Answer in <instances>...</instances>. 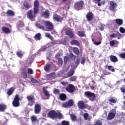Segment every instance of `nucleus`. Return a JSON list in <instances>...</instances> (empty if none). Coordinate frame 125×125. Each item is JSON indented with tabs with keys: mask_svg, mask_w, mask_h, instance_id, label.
<instances>
[{
	"mask_svg": "<svg viewBox=\"0 0 125 125\" xmlns=\"http://www.w3.org/2000/svg\"><path fill=\"white\" fill-rule=\"evenodd\" d=\"M43 24L40 22H37L36 23V26L38 29H41L42 30V31H48V32H51L53 29H54V27L53 26V24L51 22L46 21L44 22Z\"/></svg>",
	"mask_w": 125,
	"mask_h": 125,
	"instance_id": "nucleus-1",
	"label": "nucleus"
},
{
	"mask_svg": "<svg viewBox=\"0 0 125 125\" xmlns=\"http://www.w3.org/2000/svg\"><path fill=\"white\" fill-rule=\"evenodd\" d=\"M40 8V2L39 0H36L34 2V13H33V10L28 11L27 14V18L28 19H34L36 17V14L39 12V9Z\"/></svg>",
	"mask_w": 125,
	"mask_h": 125,
	"instance_id": "nucleus-2",
	"label": "nucleus"
},
{
	"mask_svg": "<svg viewBox=\"0 0 125 125\" xmlns=\"http://www.w3.org/2000/svg\"><path fill=\"white\" fill-rule=\"evenodd\" d=\"M48 116L49 118H50V119H52V120H54V119H59L60 120H61L62 118H63V115L62 113L60 112H57L55 110H52L48 113Z\"/></svg>",
	"mask_w": 125,
	"mask_h": 125,
	"instance_id": "nucleus-3",
	"label": "nucleus"
},
{
	"mask_svg": "<svg viewBox=\"0 0 125 125\" xmlns=\"http://www.w3.org/2000/svg\"><path fill=\"white\" fill-rule=\"evenodd\" d=\"M84 94L85 96L89 99L90 101H92V102H93V101L95 100V94H94V93H91V92L87 91L85 92Z\"/></svg>",
	"mask_w": 125,
	"mask_h": 125,
	"instance_id": "nucleus-4",
	"label": "nucleus"
},
{
	"mask_svg": "<svg viewBox=\"0 0 125 125\" xmlns=\"http://www.w3.org/2000/svg\"><path fill=\"white\" fill-rule=\"evenodd\" d=\"M84 4L83 1H79L75 4L74 7L76 10H81L83 9Z\"/></svg>",
	"mask_w": 125,
	"mask_h": 125,
	"instance_id": "nucleus-5",
	"label": "nucleus"
},
{
	"mask_svg": "<svg viewBox=\"0 0 125 125\" xmlns=\"http://www.w3.org/2000/svg\"><path fill=\"white\" fill-rule=\"evenodd\" d=\"M19 101H20V98H19V95H16L12 102L13 106H14V107H19L20 105Z\"/></svg>",
	"mask_w": 125,
	"mask_h": 125,
	"instance_id": "nucleus-6",
	"label": "nucleus"
},
{
	"mask_svg": "<svg viewBox=\"0 0 125 125\" xmlns=\"http://www.w3.org/2000/svg\"><path fill=\"white\" fill-rule=\"evenodd\" d=\"M28 100V105L33 106L35 104V97L33 95L28 96L27 97Z\"/></svg>",
	"mask_w": 125,
	"mask_h": 125,
	"instance_id": "nucleus-7",
	"label": "nucleus"
},
{
	"mask_svg": "<svg viewBox=\"0 0 125 125\" xmlns=\"http://www.w3.org/2000/svg\"><path fill=\"white\" fill-rule=\"evenodd\" d=\"M116 114V110L114 109H112L111 110L110 112L107 115V120H108L109 121H110V120H113V119L115 118Z\"/></svg>",
	"mask_w": 125,
	"mask_h": 125,
	"instance_id": "nucleus-8",
	"label": "nucleus"
},
{
	"mask_svg": "<svg viewBox=\"0 0 125 125\" xmlns=\"http://www.w3.org/2000/svg\"><path fill=\"white\" fill-rule=\"evenodd\" d=\"M118 6V4L114 2L113 1H111L110 2V6L109 9H110L111 11L115 12L116 11V9Z\"/></svg>",
	"mask_w": 125,
	"mask_h": 125,
	"instance_id": "nucleus-9",
	"label": "nucleus"
},
{
	"mask_svg": "<svg viewBox=\"0 0 125 125\" xmlns=\"http://www.w3.org/2000/svg\"><path fill=\"white\" fill-rule=\"evenodd\" d=\"M66 90L70 93H73L75 91V86L72 84H70L66 88Z\"/></svg>",
	"mask_w": 125,
	"mask_h": 125,
	"instance_id": "nucleus-10",
	"label": "nucleus"
},
{
	"mask_svg": "<svg viewBox=\"0 0 125 125\" xmlns=\"http://www.w3.org/2000/svg\"><path fill=\"white\" fill-rule=\"evenodd\" d=\"M53 19L55 20V21H57V22H62L63 21V17L56 14H54L53 15Z\"/></svg>",
	"mask_w": 125,
	"mask_h": 125,
	"instance_id": "nucleus-11",
	"label": "nucleus"
},
{
	"mask_svg": "<svg viewBox=\"0 0 125 125\" xmlns=\"http://www.w3.org/2000/svg\"><path fill=\"white\" fill-rule=\"evenodd\" d=\"M41 110H42V106L40 104H36L35 105L34 112L35 114H40L41 113Z\"/></svg>",
	"mask_w": 125,
	"mask_h": 125,
	"instance_id": "nucleus-12",
	"label": "nucleus"
},
{
	"mask_svg": "<svg viewBox=\"0 0 125 125\" xmlns=\"http://www.w3.org/2000/svg\"><path fill=\"white\" fill-rule=\"evenodd\" d=\"M78 107L81 110H83L85 108V105L84 104V102L83 101H80L78 102Z\"/></svg>",
	"mask_w": 125,
	"mask_h": 125,
	"instance_id": "nucleus-13",
	"label": "nucleus"
},
{
	"mask_svg": "<svg viewBox=\"0 0 125 125\" xmlns=\"http://www.w3.org/2000/svg\"><path fill=\"white\" fill-rule=\"evenodd\" d=\"M65 34L67 36H69L70 39L74 38V33H72V30L70 28H67L66 29Z\"/></svg>",
	"mask_w": 125,
	"mask_h": 125,
	"instance_id": "nucleus-14",
	"label": "nucleus"
},
{
	"mask_svg": "<svg viewBox=\"0 0 125 125\" xmlns=\"http://www.w3.org/2000/svg\"><path fill=\"white\" fill-rule=\"evenodd\" d=\"M86 17L87 21H91L93 19V14L91 12H89L87 14Z\"/></svg>",
	"mask_w": 125,
	"mask_h": 125,
	"instance_id": "nucleus-15",
	"label": "nucleus"
},
{
	"mask_svg": "<svg viewBox=\"0 0 125 125\" xmlns=\"http://www.w3.org/2000/svg\"><path fill=\"white\" fill-rule=\"evenodd\" d=\"M108 100L110 103H113L114 104L117 103L118 102V99H117V98H114L112 97L108 98Z\"/></svg>",
	"mask_w": 125,
	"mask_h": 125,
	"instance_id": "nucleus-16",
	"label": "nucleus"
},
{
	"mask_svg": "<svg viewBox=\"0 0 125 125\" xmlns=\"http://www.w3.org/2000/svg\"><path fill=\"white\" fill-rule=\"evenodd\" d=\"M110 61L111 62H118V58L116 56L111 55L110 56Z\"/></svg>",
	"mask_w": 125,
	"mask_h": 125,
	"instance_id": "nucleus-17",
	"label": "nucleus"
},
{
	"mask_svg": "<svg viewBox=\"0 0 125 125\" xmlns=\"http://www.w3.org/2000/svg\"><path fill=\"white\" fill-rule=\"evenodd\" d=\"M116 23L118 25V26H122V24H123L124 21L123 20L121 19H117L115 20Z\"/></svg>",
	"mask_w": 125,
	"mask_h": 125,
	"instance_id": "nucleus-18",
	"label": "nucleus"
},
{
	"mask_svg": "<svg viewBox=\"0 0 125 125\" xmlns=\"http://www.w3.org/2000/svg\"><path fill=\"white\" fill-rule=\"evenodd\" d=\"M2 31L4 33V34H9L10 33V30L8 27H2Z\"/></svg>",
	"mask_w": 125,
	"mask_h": 125,
	"instance_id": "nucleus-19",
	"label": "nucleus"
},
{
	"mask_svg": "<svg viewBox=\"0 0 125 125\" xmlns=\"http://www.w3.org/2000/svg\"><path fill=\"white\" fill-rule=\"evenodd\" d=\"M6 14L8 16H14L15 13H14V11L11 10H8L6 12Z\"/></svg>",
	"mask_w": 125,
	"mask_h": 125,
	"instance_id": "nucleus-20",
	"label": "nucleus"
},
{
	"mask_svg": "<svg viewBox=\"0 0 125 125\" xmlns=\"http://www.w3.org/2000/svg\"><path fill=\"white\" fill-rule=\"evenodd\" d=\"M43 91L46 97H47V99H48L49 98V96H50V95L49 94V91L46 90V89H45L44 87L43 88Z\"/></svg>",
	"mask_w": 125,
	"mask_h": 125,
	"instance_id": "nucleus-21",
	"label": "nucleus"
},
{
	"mask_svg": "<svg viewBox=\"0 0 125 125\" xmlns=\"http://www.w3.org/2000/svg\"><path fill=\"white\" fill-rule=\"evenodd\" d=\"M6 105L3 104H0V112H4L6 109Z\"/></svg>",
	"mask_w": 125,
	"mask_h": 125,
	"instance_id": "nucleus-22",
	"label": "nucleus"
},
{
	"mask_svg": "<svg viewBox=\"0 0 125 125\" xmlns=\"http://www.w3.org/2000/svg\"><path fill=\"white\" fill-rule=\"evenodd\" d=\"M69 116L72 122H77V116L73 114H69Z\"/></svg>",
	"mask_w": 125,
	"mask_h": 125,
	"instance_id": "nucleus-23",
	"label": "nucleus"
},
{
	"mask_svg": "<svg viewBox=\"0 0 125 125\" xmlns=\"http://www.w3.org/2000/svg\"><path fill=\"white\" fill-rule=\"evenodd\" d=\"M60 100H62V101H65L66 100V99L67 98V96L65 94H61L60 95Z\"/></svg>",
	"mask_w": 125,
	"mask_h": 125,
	"instance_id": "nucleus-24",
	"label": "nucleus"
},
{
	"mask_svg": "<svg viewBox=\"0 0 125 125\" xmlns=\"http://www.w3.org/2000/svg\"><path fill=\"white\" fill-rule=\"evenodd\" d=\"M42 16H43L44 18H48L49 16V11L46 10L44 11L42 14Z\"/></svg>",
	"mask_w": 125,
	"mask_h": 125,
	"instance_id": "nucleus-25",
	"label": "nucleus"
},
{
	"mask_svg": "<svg viewBox=\"0 0 125 125\" xmlns=\"http://www.w3.org/2000/svg\"><path fill=\"white\" fill-rule=\"evenodd\" d=\"M23 6L25 8H27V9H29L32 7V5L29 4V3L25 1L23 3Z\"/></svg>",
	"mask_w": 125,
	"mask_h": 125,
	"instance_id": "nucleus-26",
	"label": "nucleus"
},
{
	"mask_svg": "<svg viewBox=\"0 0 125 125\" xmlns=\"http://www.w3.org/2000/svg\"><path fill=\"white\" fill-rule=\"evenodd\" d=\"M14 91V88L11 87L8 90L7 93L8 95L10 96L11 95V94L13 93Z\"/></svg>",
	"mask_w": 125,
	"mask_h": 125,
	"instance_id": "nucleus-27",
	"label": "nucleus"
},
{
	"mask_svg": "<svg viewBox=\"0 0 125 125\" xmlns=\"http://www.w3.org/2000/svg\"><path fill=\"white\" fill-rule=\"evenodd\" d=\"M45 37L46 38H48V39H50V40H51V41L53 40V37H52L51 35H50V33H49L47 32L45 33Z\"/></svg>",
	"mask_w": 125,
	"mask_h": 125,
	"instance_id": "nucleus-28",
	"label": "nucleus"
},
{
	"mask_svg": "<svg viewBox=\"0 0 125 125\" xmlns=\"http://www.w3.org/2000/svg\"><path fill=\"white\" fill-rule=\"evenodd\" d=\"M49 68H50V64L46 63L45 66H44V70L45 72H48L49 71Z\"/></svg>",
	"mask_w": 125,
	"mask_h": 125,
	"instance_id": "nucleus-29",
	"label": "nucleus"
},
{
	"mask_svg": "<svg viewBox=\"0 0 125 125\" xmlns=\"http://www.w3.org/2000/svg\"><path fill=\"white\" fill-rule=\"evenodd\" d=\"M73 51L77 54V55H79L80 54V50L77 47H73Z\"/></svg>",
	"mask_w": 125,
	"mask_h": 125,
	"instance_id": "nucleus-30",
	"label": "nucleus"
},
{
	"mask_svg": "<svg viewBox=\"0 0 125 125\" xmlns=\"http://www.w3.org/2000/svg\"><path fill=\"white\" fill-rule=\"evenodd\" d=\"M41 37H42V34L39 33L35 35V39L36 41H40V40H41Z\"/></svg>",
	"mask_w": 125,
	"mask_h": 125,
	"instance_id": "nucleus-31",
	"label": "nucleus"
},
{
	"mask_svg": "<svg viewBox=\"0 0 125 125\" xmlns=\"http://www.w3.org/2000/svg\"><path fill=\"white\" fill-rule=\"evenodd\" d=\"M71 58H72V55H69L66 57H65L64 58V63H67V62L68 61V60H69V59H71Z\"/></svg>",
	"mask_w": 125,
	"mask_h": 125,
	"instance_id": "nucleus-32",
	"label": "nucleus"
},
{
	"mask_svg": "<svg viewBox=\"0 0 125 125\" xmlns=\"http://www.w3.org/2000/svg\"><path fill=\"white\" fill-rule=\"evenodd\" d=\"M71 44H75V45H80V42L77 40H73L71 42Z\"/></svg>",
	"mask_w": 125,
	"mask_h": 125,
	"instance_id": "nucleus-33",
	"label": "nucleus"
},
{
	"mask_svg": "<svg viewBox=\"0 0 125 125\" xmlns=\"http://www.w3.org/2000/svg\"><path fill=\"white\" fill-rule=\"evenodd\" d=\"M22 27H24V22H23L22 21H19L18 23V27L22 28Z\"/></svg>",
	"mask_w": 125,
	"mask_h": 125,
	"instance_id": "nucleus-34",
	"label": "nucleus"
},
{
	"mask_svg": "<svg viewBox=\"0 0 125 125\" xmlns=\"http://www.w3.org/2000/svg\"><path fill=\"white\" fill-rule=\"evenodd\" d=\"M67 103H68L69 107H72V106H74V101L71 100H69L67 102Z\"/></svg>",
	"mask_w": 125,
	"mask_h": 125,
	"instance_id": "nucleus-35",
	"label": "nucleus"
},
{
	"mask_svg": "<svg viewBox=\"0 0 125 125\" xmlns=\"http://www.w3.org/2000/svg\"><path fill=\"white\" fill-rule=\"evenodd\" d=\"M62 125H70V122L69 121H66L63 120L62 122Z\"/></svg>",
	"mask_w": 125,
	"mask_h": 125,
	"instance_id": "nucleus-36",
	"label": "nucleus"
},
{
	"mask_svg": "<svg viewBox=\"0 0 125 125\" xmlns=\"http://www.w3.org/2000/svg\"><path fill=\"white\" fill-rule=\"evenodd\" d=\"M93 1L95 2V3H98V6H101V3H100L101 0H93Z\"/></svg>",
	"mask_w": 125,
	"mask_h": 125,
	"instance_id": "nucleus-37",
	"label": "nucleus"
},
{
	"mask_svg": "<svg viewBox=\"0 0 125 125\" xmlns=\"http://www.w3.org/2000/svg\"><path fill=\"white\" fill-rule=\"evenodd\" d=\"M31 121L32 122H37L38 118H37V116H35V115H33L32 116H31Z\"/></svg>",
	"mask_w": 125,
	"mask_h": 125,
	"instance_id": "nucleus-38",
	"label": "nucleus"
},
{
	"mask_svg": "<svg viewBox=\"0 0 125 125\" xmlns=\"http://www.w3.org/2000/svg\"><path fill=\"white\" fill-rule=\"evenodd\" d=\"M78 34L80 37H85V34L83 31H78Z\"/></svg>",
	"mask_w": 125,
	"mask_h": 125,
	"instance_id": "nucleus-39",
	"label": "nucleus"
},
{
	"mask_svg": "<svg viewBox=\"0 0 125 125\" xmlns=\"http://www.w3.org/2000/svg\"><path fill=\"white\" fill-rule=\"evenodd\" d=\"M77 76H73L69 78V80L70 82H76V81L77 80Z\"/></svg>",
	"mask_w": 125,
	"mask_h": 125,
	"instance_id": "nucleus-40",
	"label": "nucleus"
},
{
	"mask_svg": "<svg viewBox=\"0 0 125 125\" xmlns=\"http://www.w3.org/2000/svg\"><path fill=\"white\" fill-rule=\"evenodd\" d=\"M74 73L75 71H74V70H71L69 71L68 74V77L69 78H70V77H72V76H73V75H74Z\"/></svg>",
	"mask_w": 125,
	"mask_h": 125,
	"instance_id": "nucleus-41",
	"label": "nucleus"
},
{
	"mask_svg": "<svg viewBox=\"0 0 125 125\" xmlns=\"http://www.w3.org/2000/svg\"><path fill=\"white\" fill-rule=\"evenodd\" d=\"M62 106L64 108H69V107H70V106L69 105V104L68 103V102L63 103L62 104Z\"/></svg>",
	"mask_w": 125,
	"mask_h": 125,
	"instance_id": "nucleus-42",
	"label": "nucleus"
},
{
	"mask_svg": "<svg viewBox=\"0 0 125 125\" xmlns=\"http://www.w3.org/2000/svg\"><path fill=\"white\" fill-rule=\"evenodd\" d=\"M21 74L23 78H25V79H27V78H28V75H27V72H26V71H22Z\"/></svg>",
	"mask_w": 125,
	"mask_h": 125,
	"instance_id": "nucleus-43",
	"label": "nucleus"
},
{
	"mask_svg": "<svg viewBox=\"0 0 125 125\" xmlns=\"http://www.w3.org/2000/svg\"><path fill=\"white\" fill-rule=\"evenodd\" d=\"M104 24L100 23V26L99 27V30H100V31H103L104 30Z\"/></svg>",
	"mask_w": 125,
	"mask_h": 125,
	"instance_id": "nucleus-44",
	"label": "nucleus"
},
{
	"mask_svg": "<svg viewBox=\"0 0 125 125\" xmlns=\"http://www.w3.org/2000/svg\"><path fill=\"white\" fill-rule=\"evenodd\" d=\"M108 69L109 71H111V72H115V69H114V67H113L112 66L108 65Z\"/></svg>",
	"mask_w": 125,
	"mask_h": 125,
	"instance_id": "nucleus-45",
	"label": "nucleus"
},
{
	"mask_svg": "<svg viewBox=\"0 0 125 125\" xmlns=\"http://www.w3.org/2000/svg\"><path fill=\"white\" fill-rule=\"evenodd\" d=\"M92 41L93 42L95 45H99V44H101V42H96L94 39H92Z\"/></svg>",
	"mask_w": 125,
	"mask_h": 125,
	"instance_id": "nucleus-46",
	"label": "nucleus"
},
{
	"mask_svg": "<svg viewBox=\"0 0 125 125\" xmlns=\"http://www.w3.org/2000/svg\"><path fill=\"white\" fill-rule=\"evenodd\" d=\"M27 73L28 74H30V75H33L34 73V71L32 68H28L27 69Z\"/></svg>",
	"mask_w": 125,
	"mask_h": 125,
	"instance_id": "nucleus-47",
	"label": "nucleus"
},
{
	"mask_svg": "<svg viewBox=\"0 0 125 125\" xmlns=\"http://www.w3.org/2000/svg\"><path fill=\"white\" fill-rule=\"evenodd\" d=\"M119 31L120 32V33H122V34H125V29L123 27H121L119 28Z\"/></svg>",
	"mask_w": 125,
	"mask_h": 125,
	"instance_id": "nucleus-48",
	"label": "nucleus"
},
{
	"mask_svg": "<svg viewBox=\"0 0 125 125\" xmlns=\"http://www.w3.org/2000/svg\"><path fill=\"white\" fill-rule=\"evenodd\" d=\"M17 55L19 57L21 58V57H22V56H23V53H22V52L21 51H18L17 52Z\"/></svg>",
	"mask_w": 125,
	"mask_h": 125,
	"instance_id": "nucleus-49",
	"label": "nucleus"
},
{
	"mask_svg": "<svg viewBox=\"0 0 125 125\" xmlns=\"http://www.w3.org/2000/svg\"><path fill=\"white\" fill-rule=\"evenodd\" d=\"M110 38H117V34L116 33H112L110 35Z\"/></svg>",
	"mask_w": 125,
	"mask_h": 125,
	"instance_id": "nucleus-50",
	"label": "nucleus"
},
{
	"mask_svg": "<svg viewBox=\"0 0 125 125\" xmlns=\"http://www.w3.org/2000/svg\"><path fill=\"white\" fill-rule=\"evenodd\" d=\"M95 125H102V122H101L100 120H97Z\"/></svg>",
	"mask_w": 125,
	"mask_h": 125,
	"instance_id": "nucleus-51",
	"label": "nucleus"
},
{
	"mask_svg": "<svg viewBox=\"0 0 125 125\" xmlns=\"http://www.w3.org/2000/svg\"><path fill=\"white\" fill-rule=\"evenodd\" d=\"M120 90L122 91V92H123V93H125V85H123V87L120 88Z\"/></svg>",
	"mask_w": 125,
	"mask_h": 125,
	"instance_id": "nucleus-52",
	"label": "nucleus"
},
{
	"mask_svg": "<svg viewBox=\"0 0 125 125\" xmlns=\"http://www.w3.org/2000/svg\"><path fill=\"white\" fill-rule=\"evenodd\" d=\"M60 92V91H59V90H58V89H54V93H55V94H59Z\"/></svg>",
	"mask_w": 125,
	"mask_h": 125,
	"instance_id": "nucleus-53",
	"label": "nucleus"
},
{
	"mask_svg": "<svg viewBox=\"0 0 125 125\" xmlns=\"http://www.w3.org/2000/svg\"><path fill=\"white\" fill-rule=\"evenodd\" d=\"M115 43H116L115 40H112V41H110V46H113V45H115Z\"/></svg>",
	"mask_w": 125,
	"mask_h": 125,
	"instance_id": "nucleus-54",
	"label": "nucleus"
},
{
	"mask_svg": "<svg viewBox=\"0 0 125 125\" xmlns=\"http://www.w3.org/2000/svg\"><path fill=\"white\" fill-rule=\"evenodd\" d=\"M83 117L84 118V120H87L88 119V113H84L83 114Z\"/></svg>",
	"mask_w": 125,
	"mask_h": 125,
	"instance_id": "nucleus-55",
	"label": "nucleus"
},
{
	"mask_svg": "<svg viewBox=\"0 0 125 125\" xmlns=\"http://www.w3.org/2000/svg\"><path fill=\"white\" fill-rule=\"evenodd\" d=\"M31 82L33 83H38V81H37V80L35 79L34 78H31Z\"/></svg>",
	"mask_w": 125,
	"mask_h": 125,
	"instance_id": "nucleus-56",
	"label": "nucleus"
},
{
	"mask_svg": "<svg viewBox=\"0 0 125 125\" xmlns=\"http://www.w3.org/2000/svg\"><path fill=\"white\" fill-rule=\"evenodd\" d=\"M119 56L121 58H125V53H122L120 54Z\"/></svg>",
	"mask_w": 125,
	"mask_h": 125,
	"instance_id": "nucleus-57",
	"label": "nucleus"
},
{
	"mask_svg": "<svg viewBox=\"0 0 125 125\" xmlns=\"http://www.w3.org/2000/svg\"><path fill=\"white\" fill-rule=\"evenodd\" d=\"M117 35V37H118V40H120L121 39V37H122V34L120 33V32H118Z\"/></svg>",
	"mask_w": 125,
	"mask_h": 125,
	"instance_id": "nucleus-58",
	"label": "nucleus"
},
{
	"mask_svg": "<svg viewBox=\"0 0 125 125\" xmlns=\"http://www.w3.org/2000/svg\"><path fill=\"white\" fill-rule=\"evenodd\" d=\"M80 58H78L77 60L75 62V64H76L77 66H78V65L80 64Z\"/></svg>",
	"mask_w": 125,
	"mask_h": 125,
	"instance_id": "nucleus-59",
	"label": "nucleus"
},
{
	"mask_svg": "<svg viewBox=\"0 0 125 125\" xmlns=\"http://www.w3.org/2000/svg\"><path fill=\"white\" fill-rule=\"evenodd\" d=\"M84 62H85V58L83 57L81 60V64H84Z\"/></svg>",
	"mask_w": 125,
	"mask_h": 125,
	"instance_id": "nucleus-60",
	"label": "nucleus"
},
{
	"mask_svg": "<svg viewBox=\"0 0 125 125\" xmlns=\"http://www.w3.org/2000/svg\"><path fill=\"white\" fill-rule=\"evenodd\" d=\"M59 62H60V64H61V65H62V64L63 63V60H62V59H59Z\"/></svg>",
	"mask_w": 125,
	"mask_h": 125,
	"instance_id": "nucleus-61",
	"label": "nucleus"
},
{
	"mask_svg": "<svg viewBox=\"0 0 125 125\" xmlns=\"http://www.w3.org/2000/svg\"><path fill=\"white\" fill-rule=\"evenodd\" d=\"M52 43L53 44H55L57 43V42L56 41H55V40H52Z\"/></svg>",
	"mask_w": 125,
	"mask_h": 125,
	"instance_id": "nucleus-62",
	"label": "nucleus"
},
{
	"mask_svg": "<svg viewBox=\"0 0 125 125\" xmlns=\"http://www.w3.org/2000/svg\"><path fill=\"white\" fill-rule=\"evenodd\" d=\"M60 54H57L56 55L55 57H56V58L58 59V58H59V57H60Z\"/></svg>",
	"mask_w": 125,
	"mask_h": 125,
	"instance_id": "nucleus-63",
	"label": "nucleus"
},
{
	"mask_svg": "<svg viewBox=\"0 0 125 125\" xmlns=\"http://www.w3.org/2000/svg\"><path fill=\"white\" fill-rule=\"evenodd\" d=\"M51 34H52V35H55V34H56V31L54 30L51 32Z\"/></svg>",
	"mask_w": 125,
	"mask_h": 125,
	"instance_id": "nucleus-64",
	"label": "nucleus"
}]
</instances>
